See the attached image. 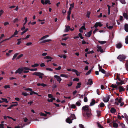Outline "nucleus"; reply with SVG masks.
<instances>
[{
	"label": "nucleus",
	"mask_w": 128,
	"mask_h": 128,
	"mask_svg": "<svg viewBox=\"0 0 128 128\" xmlns=\"http://www.w3.org/2000/svg\"><path fill=\"white\" fill-rule=\"evenodd\" d=\"M82 112L85 113L87 117H90L92 116L91 110L88 106L86 105L83 106L82 108Z\"/></svg>",
	"instance_id": "f257e3e1"
},
{
	"label": "nucleus",
	"mask_w": 128,
	"mask_h": 128,
	"mask_svg": "<svg viewBox=\"0 0 128 128\" xmlns=\"http://www.w3.org/2000/svg\"><path fill=\"white\" fill-rule=\"evenodd\" d=\"M76 119V117L74 114H71L69 117H68L66 120V122L69 124H71L72 123V120L74 119Z\"/></svg>",
	"instance_id": "f03ea898"
},
{
	"label": "nucleus",
	"mask_w": 128,
	"mask_h": 128,
	"mask_svg": "<svg viewBox=\"0 0 128 128\" xmlns=\"http://www.w3.org/2000/svg\"><path fill=\"white\" fill-rule=\"evenodd\" d=\"M49 36L48 35H46L43 36L42 38H41L39 40V41H40V44H43L45 42H48L51 41L52 40L50 39L46 40H43L47 38V37H49Z\"/></svg>",
	"instance_id": "7ed1b4c3"
},
{
	"label": "nucleus",
	"mask_w": 128,
	"mask_h": 128,
	"mask_svg": "<svg viewBox=\"0 0 128 128\" xmlns=\"http://www.w3.org/2000/svg\"><path fill=\"white\" fill-rule=\"evenodd\" d=\"M26 68V67H22L19 68L15 72V74L18 73L19 74H21L22 73L24 69H26L25 68Z\"/></svg>",
	"instance_id": "20e7f679"
},
{
	"label": "nucleus",
	"mask_w": 128,
	"mask_h": 128,
	"mask_svg": "<svg viewBox=\"0 0 128 128\" xmlns=\"http://www.w3.org/2000/svg\"><path fill=\"white\" fill-rule=\"evenodd\" d=\"M33 75H36L38 76L39 78L41 79L42 78V76L44 75V74L39 72H35L32 74Z\"/></svg>",
	"instance_id": "39448f33"
},
{
	"label": "nucleus",
	"mask_w": 128,
	"mask_h": 128,
	"mask_svg": "<svg viewBox=\"0 0 128 128\" xmlns=\"http://www.w3.org/2000/svg\"><path fill=\"white\" fill-rule=\"evenodd\" d=\"M126 57L123 54H120L117 57L118 59L120 61H122L124 60Z\"/></svg>",
	"instance_id": "423d86ee"
},
{
	"label": "nucleus",
	"mask_w": 128,
	"mask_h": 128,
	"mask_svg": "<svg viewBox=\"0 0 128 128\" xmlns=\"http://www.w3.org/2000/svg\"><path fill=\"white\" fill-rule=\"evenodd\" d=\"M41 3L43 5L44 4H51L50 1L49 0H41Z\"/></svg>",
	"instance_id": "0eeeda50"
},
{
	"label": "nucleus",
	"mask_w": 128,
	"mask_h": 128,
	"mask_svg": "<svg viewBox=\"0 0 128 128\" xmlns=\"http://www.w3.org/2000/svg\"><path fill=\"white\" fill-rule=\"evenodd\" d=\"M25 25H23V27L21 28V30H23L25 29L21 33V34L22 35L24 33H26L28 30V28H26L25 29V27L24 26Z\"/></svg>",
	"instance_id": "6e6552de"
},
{
	"label": "nucleus",
	"mask_w": 128,
	"mask_h": 128,
	"mask_svg": "<svg viewBox=\"0 0 128 128\" xmlns=\"http://www.w3.org/2000/svg\"><path fill=\"white\" fill-rule=\"evenodd\" d=\"M110 96L108 95L107 96L105 97H104L103 98V101L104 102H108L110 98Z\"/></svg>",
	"instance_id": "1a4fd4ad"
},
{
	"label": "nucleus",
	"mask_w": 128,
	"mask_h": 128,
	"mask_svg": "<svg viewBox=\"0 0 128 128\" xmlns=\"http://www.w3.org/2000/svg\"><path fill=\"white\" fill-rule=\"evenodd\" d=\"M96 47L97 48V51L98 52H100L101 53H103L104 52V51L102 48L101 46H99V45H97L96 46Z\"/></svg>",
	"instance_id": "9d476101"
},
{
	"label": "nucleus",
	"mask_w": 128,
	"mask_h": 128,
	"mask_svg": "<svg viewBox=\"0 0 128 128\" xmlns=\"http://www.w3.org/2000/svg\"><path fill=\"white\" fill-rule=\"evenodd\" d=\"M72 11H71V9L70 8V10H68V11L67 12V18L68 20L69 21L70 20V15L71 14Z\"/></svg>",
	"instance_id": "9b49d317"
},
{
	"label": "nucleus",
	"mask_w": 128,
	"mask_h": 128,
	"mask_svg": "<svg viewBox=\"0 0 128 128\" xmlns=\"http://www.w3.org/2000/svg\"><path fill=\"white\" fill-rule=\"evenodd\" d=\"M103 26V24H102L100 22H96L94 26L96 28L98 26L101 27Z\"/></svg>",
	"instance_id": "f8f14e48"
},
{
	"label": "nucleus",
	"mask_w": 128,
	"mask_h": 128,
	"mask_svg": "<svg viewBox=\"0 0 128 128\" xmlns=\"http://www.w3.org/2000/svg\"><path fill=\"white\" fill-rule=\"evenodd\" d=\"M54 77L56 78L57 80L59 82V83L62 80V79L60 77L58 76L55 75L54 76Z\"/></svg>",
	"instance_id": "ddd939ff"
},
{
	"label": "nucleus",
	"mask_w": 128,
	"mask_h": 128,
	"mask_svg": "<svg viewBox=\"0 0 128 128\" xmlns=\"http://www.w3.org/2000/svg\"><path fill=\"white\" fill-rule=\"evenodd\" d=\"M92 30H91L89 32H88L85 35V36L87 37H89L90 36L91 34L92 33Z\"/></svg>",
	"instance_id": "4468645a"
},
{
	"label": "nucleus",
	"mask_w": 128,
	"mask_h": 128,
	"mask_svg": "<svg viewBox=\"0 0 128 128\" xmlns=\"http://www.w3.org/2000/svg\"><path fill=\"white\" fill-rule=\"evenodd\" d=\"M116 48H121L122 46V44L120 42H119L116 45Z\"/></svg>",
	"instance_id": "2eb2a0df"
},
{
	"label": "nucleus",
	"mask_w": 128,
	"mask_h": 128,
	"mask_svg": "<svg viewBox=\"0 0 128 128\" xmlns=\"http://www.w3.org/2000/svg\"><path fill=\"white\" fill-rule=\"evenodd\" d=\"M123 16L126 19H128V13L124 12L123 14Z\"/></svg>",
	"instance_id": "dca6fc26"
},
{
	"label": "nucleus",
	"mask_w": 128,
	"mask_h": 128,
	"mask_svg": "<svg viewBox=\"0 0 128 128\" xmlns=\"http://www.w3.org/2000/svg\"><path fill=\"white\" fill-rule=\"evenodd\" d=\"M66 28L64 30L65 32H68L70 29V27L69 26H65Z\"/></svg>",
	"instance_id": "f3484780"
},
{
	"label": "nucleus",
	"mask_w": 128,
	"mask_h": 128,
	"mask_svg": "<svg viewBox=\"0 0 128 128\" xmlns=\"http://www.w3.org/2000/svg\"><path fill=\"white\" fill-rule=\"evenodd\" d=\"M93 84V82L92 79H90L88 80V82L87 83V84L91 85Z\"/></svg>",
	"instance_id": "a211bd4d"
},
{
	"label": "nucleus",
	"mask_w": 128,
	"mask_h": 128,
	"mask_svg": "<svg viewBox=\"0 0 128 128\" xmlns=\"http://www.w3.org/2000/svg\"><path fill=\"white\" fill-rule=\"evenodd\" d=\"M25 68V69L26 70H30L31 71H36L37 70V68L30 69L27 67H26V68Z\"/></svg>",
	"instance_id": "6ab92c4d"
},
{
	"label": "nucleus",
	"mask_w": 128,
	"mask_h": 128,
	"mask_svg": "<svg viewBox=\"0 0 128 128\" xmlns=\"http://www.w3.org/2000/svg\"><path fill=\"white\" fill-rule=\"evenodd\" d=\"M60 76L61 77H62L66 78H68V75L65 74H61Z\"/></svg>",
	"instance_id": "aec40b11"
},
{
	"label": "nucleus",
	"mask_w": 128,
	"mask_h": 128,
	"mask_svg": "<svg viewBox=\"0 0 128 128\" xmlns=\"http://www.w3.org/2000/svg\"><path fill=\"white\" fill-rule=\"evenodd\" d=\"M124 29L126 32H128V24H125L124 25Z\"/></svg>",
	"instance_id": "412c9836"
},
{
	"label": "nucleus",
	"mask_w": 128,
	"mask_h": 128,
	"mask_svg": "<svg viewBox=\"0 0 128 128\" xmlns=\"http://www.w3.org/2000/svg\"><path fill=\"white\" fill-rule=\"evenodd\" d=\"M96 101L94 99H93L92 100L91 102L90 103V106H92L95 103Z\"/></svg>",
	"instance_id": "4be33fe9"
},
{
	"label": "nucleus",
	"mask_w": 128,
	"mask_h": 128,
	"mask_svg": "<svg viewBox=\"0 0 128 128\" xmlns=\"http://www.w3.org/2000/svg\"><path fill=\"white\" fill-rule=\"evenodd\" d=\"M111 112L112 113H114L116 112V110L114 108H112L110 110Z\"/></svg>",
	"instance_id": "5701e85b"
},
{
	"label": "nucleus",
	"mask_w": 128,
	"mask_h": 128,
	"mask_svg": "<svg viewBox=\"0 0 128 128\" xmlns=\"http://www.w3.org/2000/svg\"><path fill=\"white\" fill-rule=\"evenodd\" d=\"M120 81V82H116V84L118 85H122L124 84V82L123 81L121 80Z\"/></svg>",
	"instance_id": "b1692460"
},
{
	"label": "nucleus",
	"mask_w": 128,
	"mask_h": 128,
	"mask_svg": "<svg viewBox=\"0 0 128 128\" xmlns=\"http://www.w3.org/2000/svg\"><path fill=\"white\" fill-rule=\"evenodd\" d=\"M98 42L100 44H103L106 43V41H101L98 40Z\"/></svg>",
	"instance_id": "393cba45"
},
{
	"label": "nucleus",
	"mask_w": 128,
	"mask_h": 128,
	"mask_svg": "<svg viewBox=\"0 0 128 128\" xmlns=\"http://www.w3.org/2000/svg\"><path fill=\"white\" fill-rule=\"evenodd\" d=\"M99 71L101 72L102 73L106 74V72L102 68L99 70Z\"/></svg>",
	"instance_id": "a878e982"
},
{
	"label": "nucleus",
	"mask_w": 128,
	"mask_h": 128,
	"mask_svg": "<svg viewBox=\"0 0 128 128\" xmlns=\"http://www.w3.org/2000/svg\"><path fill=\"white\" fill-rule=\"evenodd\" d=\"M37 84L38 86H41L43 87H45L47 86L46 84L44 83H38Z\"/></svg>",
	"instance_id": "bb28decb"
},
{
	"label": "nucleus",
	"mask_w": 128,
	"mask_h": 128,
	"mask_svg": "<svg viewBox=\"0 0 128 128\" xmlns=\"http://www.w3.org/2000/svg\"><path fill=\"white\" fill-rule=\"evenodd\" d=\"M1 99L2 100L3 102H4L6 103H8V101L7 100L6 98H1Z\"/></svg>",
	"instance_id": "cd10ccee"
},
{
	"label": "nucleus",
	"mask_w": 128,
	"mask_h": 128,
	"mask_svg": "<svg viewBox=\"0 0 128 128\" xmlns=\"http://www.w3.org/2000/svg\"><path fill=\"white\" fill-rule=\"evenodd\" d=\"M39 66V64L37 63L34 64L31 66L32 68H34L37 67Z\"/></svg>",
	"instance_id": "c85d7f7f"
},
{
	"label": "nucleus",
	"mask_w": 128,
	"mask_h": 128,
	"mask_svg": "<svg viewBox=\"0 0 128 128\" xmlns=\"http://www.w3.org/2000/svg\"><path fill=\"white\" fill-rule=\"evenodd\" d=\"M104 106V104L102 102H101L98 105V107L100 108H102Z\"/></svg>",
	"instance_id": "c756f323"
},
{
	"label": "nucleus",
	"mask_w": 128,
	"mask_h": 128,
	"mask_svg": "<svg viewBox=\"0 0 128 128\" xmlns=\"http://www.w3.org/2000/svg\"><path fill=\"white\" fill-rule=\"evenodd\" d=\"M74 2L72 3V4H70V7L69 8V10H70V8L71 11H72V8H74Z\"/></svg>",
	"instance_id": "7c9ffc66"
},
{
	"label": "nucleus",
	"mask_w": 128,
	"mask_h": 128,
	"mask_svg": "<svg viewBox=\"0 0 128 128\" xmlns=\"http://www.w3.org/2000/svg\"><path fill=\"white\" fill-rule=\"evenodd\" d=\"M119 88L120 92H121L122 91L124 90V88H123V87L122 86H120L119 87Z\"/></svg>",
	"instance_id": "2f4dec72"
},
{
	"label": "nucleus",
	"mask_w": 128,
	"mask_h": 128,
	"mask_svg": "<svg viewBox=\"0 0 128 128\" xmlns=\"http://www.w3.org/2000/svg\"><path fill=\"white\" fill-rule=\"evenodd\" d=\"M19 20L18 18H15L12 21L14 23H15L16 22H18Z\"/></svg>",
	"instance_id": "473e14b6"
},
{
	"label": "nucleus",
	"mask_w": 128,
	"mask_h": 128,
	"mask_svg": "<svg viewBox=\"0 0 128 128\" xmlns=\"http://www.w3.org/2000/svg\"><path fill=\"white\" fill-rule=\"evenodd\" d=\"M81 101L80 100L79 101H77L76 103V105L77 106H79L81 105Z\"/></svg>",
	"instance_id": "72a5a7b5"
},
{
	"label": "nucleus",
	"mask_w": 128,
	"mask_h": 128,
	"mask_svg": "<svg viewBox=\"0 0 128 128\" xmlns=\"http://www.w3.org/2000/svg\"><path fill=\"white\" fill-rule=\"evenodd\" d=\"M81 85V84L80 82H78L77 84V85L76 87V88H80V86Z\"/></svg>",
	"instance_id": "f704fd0d"
},
{
	"label": "nucleus",
	"mask_w": 128,
	"mask_h": 128,
	"mask_svg": "<svg viewBox=\"0 0 128 128\" xmlns=\"http://www.w3.org/2000/svg\"><path fill=\"white\" fill-rule=\"evenodd\" d=\"M90 12L89 11H88L87 12V14H86V16L88 18H89L90 17Z\"/></svg>",
	"instance_id": "c9c22d12"
},
{
	"label": "nucleus",
	"mask_w": 128,
	"mask_h": 128,
	"mask_svg": "<svg viewBox=\"0 0 128 128\" xmlns=\"http://www.w3.org/2000/svg\"><path fill=\"white\" fill-rule=\"evenodd\" d=\"M113 126L114 128H117L118 127V124L116 122H114L113 124Z\"/></svg>",
	"instance_id": "e433bc0d"
},
{
	"label": "nucleus",
	"mask_w": 128,
	"mask_h": 128,
	"mask_svg": "<svg viewBox=\"0 0 128 128\" xmlns=\"http://www.w3.org/2000/svg\"><path fill=\"white\" fill-rule=\"evenodd\" d=\"M39 114L41 116H47V114H44L42 112H40V113Z\"/></svg>",
	"instance_id": "4c0bfd02"
},
{
	"label": "nucleus",
	"mask_w": 128,
	"mask_h": 128,
	"mask_svg": "<svg viewBox=\"0 0 128 128\" xmlns=\"http://www.w3.org/2000/svg\"><path fill=\"white\" fill-rule=\"evenodd\" d=\"M106 26L110 30L112 29L113 27V26H108V23H107L106 24Z\"/></svg>",
	"instance_id": "58836bf2"
},
{
	"label": "nucleus",
	"mask_w": 128,
	"mask_h": 128,
	"mask_svg": "<svg viewBox=\"0 0 128 128\" xmlns=\"http://www.w3.org/2000/svg\"><path fill=\"white\" fill-rule=\"evenodd\" d=\"M19 54L18 53H16L13 56V58H12V60H13Z\"/></svg>",
	"instance_id": "ea45409f"
},
{
	"label": "nucleus",
	"mask_w": 128,
	"mask_h": 128,
	"mask_svg": "<svg viewBox=\"0 0 128 128\" xmlns=\"http://www.w3.org/2000/svg\"><path fill=\"white\" fill-rule=\"evenodd\" d=\"M110 86L112 88H116L117 87V86L116 84L114 85L113 84H112Z\"/></svg>",
	"instance_id": "a19ab883"
},
{
	"label": "nucleus",
	"mask_w": 128,
	"mask_h": 128,
	"mask_svg": "<svg viewBox=\"0 0 128 128\" xmlns=\"http://www.w3.org/2000/svg\"><path fill=\"white\" fill-rule=\"evenodd\" d=\"M4 88L5 89H7V88H10V86L9 85H5L4 86Z\"/></svg>",
	"instance_id": "79ce46f5"
},
{
	"label": "nucleus",
	"mask_w": 128,
	"mask_h": 128,
	"mask_svg": "<svg viewBox=\"0 0 128 128\" xmlns=\"http://www.w3.org/2000/svg\"><path fill=\"white\" fill-rule=\"evenodd\" d=\"M22 94L24 96H26L29 95V94L26 92H23L22 93Z\"/></svg>",
	"instance_id": "37998d69"
},
{
	"label": "nucleus",
	"mask_w": 128,
	"mask_h": 128,
	"mask_svg": "<svg viewBox=\"0 0 128 128\" xmlns=\"http://www.w3.org/2000/svg\"><path fill=\"white\" fill-rule=\"evenodd\" d=\"M44 59H52V58L50 56H46L44 57Z\"/></svg>",
	"instance_id": "c03bdc74"
},
{
	"label": "nucleus",
	"mask_w": 128,
	"mask_h": 128,
	"mask_svg": "<svg viewBox=\"0 0 128 128\" xmlns=\"http://www.w3.org/2000/svg\"><path fill=\"white\" fill-rule=\"evenodd\" d=\"M125 65L126 69L128 71V61L126 62V63Z\"/></svg>",
	"instance_id": "a18cd8bd"
},
{
	"label": "nucleus",
	"mask_w": 128,
	"mask_h": 128,
	"mask_svg": "<svg viewBox=\"0 0 128 128\" xmlns=\"http://www.w3.org/2000/svg\"><path fill=\"white\" fill-rule=\"evenodd\" d=\"M92 71V70H89L86 74V75H88L90 74Z\"/></svg>",
	"instance_id": "49530a36"
},
{
	"label": "nucleus",
	"mask_w": 128,
	"mask_h": 128,
	"mask_svg": "<svg viewBox=\"0 0 128 128\" xmlns=\"http://www.w3.org/2000/svg\"><path fill=\"white\" fill-rule=\"evenodd\" d=\"M100 111L99 110H97L96 111V112L97 114V116H99L100 115Z\"/></svg>",
	"instance_id": "de8ad7c7"
},
{
	"label": "nucleus",
	"mask_w": 128,
	"mask_h": 128,
	"mask_svg": "<svg viewBox=\"0 0 128 128\" xmlns=\"http://www.w3.org/2000/svg\"><path fill=\"white\" fill-rule=\"evenodd\" d=\"M123 4H125L126 2L125 0H119Z\"/></svg>",
	"instance_id": "09e8293b"
},
{
	"label": "nucleus",
	"mask_w": 128,
	"mask_h": 128,
	"mask_svg": "<svg viewBox=\"0 0 128 128\" xmlns=\"http://www.w3.org/2000/svg\"><path fill=\"white\" fill-rule=\"evenodd\" d=\"M76 107V106L74 104H72L71 106V108H75Z\"/></svg>",
	"instance_id": "8fccbe9b"
},
{
	"label": "nucleus",
	"mask_w": 128,
	"mask_h": 128,
	"mask_svg": "<svg viewBox=\"0 0 128 128\" xmlns=\"http://www.w3.org/2000/svg\"><path fill=\"white\" fill-rule=\"evenodd\" d=\"M29 70H27L26 69H24V70L23 71V72L24 73H28L29 72Z\"/></svg>",
	"instance_id": "3c124183"
},
{
	"label": "nucleus",
	"mask_w": 128,
	"mask_h": 128,
	"mask_svg": "<svg viewBox=\"0 0 128 128\" xmlns=\"http://www.w3.org/2000/svg\"><path fill=\"white\" fill-rule=\"evenodd\" d=\"M23 56V54H21L20 55H19L16 58V60H17L18 59H19L20 58L22 57Z\"/></svg>",
	"instance_id": "603ef678"
},
{
	"label": "nucleus",
	"mask_w": 128,
	"mask_h": 128,
	"mask_svg": "<svg viewBox=\"0 0 128 128\" xmlns=\"http://www.w3.org/2000/svg\"><path fill=\"white\" fill-rule=\"evenodd\" d=\"M9 24V22H5L4 23V26H6L8 25Z\"/></svg>",
	"instance_id": "864d4df0"
},
{
	"label": "nucleus",
	"mask_w": 128,
	"mask_h": 128,
	"mask_svg": "<svg viewBox=\"0 0 128 128\" xmlns=\"http://www.w3.org/2000/svg\"><path fill=\"white\" fill-rule=\"evenodd\" d=\"M32 44V42H28L26 44V45L27 46H29L31 45Z\"/></svg>",
	"instance_id": "5fc2aeb1"
},
{
	"label": "nucleus",
	"mask_w": 128,
	"mask_h": 128,
	"mask_svg": "<svg viewBox=\"0 0 128 128\" xmlns=\"http://www.w3.org/2000/svg\"><path fill=\"white\" fill-rule=\"evenodd\" d=\"M24 20H25V22L24 24L23 25H25L27 22L28 20L27 18L26 17H25L24 18Z\"/></svg>",
	"instance_id": "6e6d98bb"
},
{
	"label": "nucleus",
	"mask_w": 128,
	"mask_h": 128,
	"mask_svg": "<svg viewBox=\"0 0 128 128\" xmlns=\"http://www.w3.org/2000/svg\"><path fill=\"white\" fill-rule=\"evenodd\" d=\"M100 88H101V89L102 90L105 89L106 88V87L105 86H104V85H101V86Z\"/></svg>",
	"instance_id": "4d7b16f0"
},
{
	"label": "nucleus",
	"mask_w": 128,
	"mask_h": 128,
	"mask_svg": "<svg viewBox=\"0 0 128 128\" xmlns=\"http://www.w3.org/2000/svg\"><path fill=\"white\" fill-rule=\"evenodd\" d=\"M120 125L122 127V128H125V125L122 123H121L120 124Z\"/></svg>",
	"instance_id": "13d9d810"
},
{
	"label": "nucleus",
	"mask_w": 128,
	"mask_h": 128,
	"mask_svg": "<svg viewBox=\"0 0 128 128\" xmlns=\"http://www.w3.org/2000/svg\"><path fill=\"white\" fill-rule=\"evenodd\" d=\"M84 101L85 102H86L88 101V98L86 97H85L84 98Z\"/></svg>",
	"instance_id": "bf43d9fd"
},
{
	"label": "nucleus",
	"mask_w": 128,
	"mask_h": 128,
	"mask_svg": "<svg viewBox=\"0 0 128 128\" xmlns=\"http://www.w3.org/2000/svg\"><path fill=\"white\" fill-rule=\"evenodd\" d=\"M61 68V66H59L58 68H56L55 69L56 70H60Z\"/></svg>",
	"instance_id": "052dcab7"
},
{
	"label": "nucleus",
	"mask_w": 128,
	"mask_h": 128,
	"mask_svg": "<svg viewBox=\"0 0 128 128\" xmlns=\"http://www.w3.org/2000/svg\"><path fill=\"white\" fill-rule=\"evenodd\" d=\"M25 90L26 91L28 90V91H32V89L31 88H27L25 89Z\"/></svg>",
	"instance_id": "680f3d73"
},
{
	"label": "nucleus",
	"mask_w": 128,
	"mask_h": 128,
	"mask_svg": "<svg viewBox=\"0 0 128 128\" xmlns=\"http://www.w3.org/2000/svg\"><path fill=\"white\" fill-rule=\"evenodd\" d=\"M72 82H70L69 84H67L68 86H70L72 85Z\"/></svg>",
	"instance_id": "e2e57ef3"
},
{
	"label": "nucleus",
	"mask_w": 128,
	"mask_h": 128,
	"mask_svg": "<svg viewBox=\"0 0 128 128\" xmlns=\"http://www.w3.org/2000/svg\"><path fill=\"white\" fill-rule=\"evenodd\" d=\"M18 33V31L16 30L15 32H14V34L15 36L17 35Z\"/></svg>",
	"instance_id": "0e129e2a"
},
{
	"label": "nucleus",
	"mask_w": 128,
	"mask_h": 128,
	"mask_svg": "<svg viewBox=\"0 0 128 128\" xmlns=\"http://www.w3.org/2000/svg\"><path fill=\"white\" fill-rule=\"evenodd\" d=\"M123 18V17L122 16H120L119 18L120 20L121 21H122Z\"/></svg>",
	"instance_id": "69168bd1"
},
{
	"label": "nucleus",
	"mask_w": 128,
	"mask_h": 128,
	"mask_svg": "<svg viewBox=\"0 0 128 128\" xmlns=\"http://www.w3.org/2000/svg\"><path fill=\"white\" fill-rule=\"evenodd\" d=\"M124 117L126 118V120L128 119V116L126 114V113L124 114Z\"/></svg>",
	"instance_id": "338daca9"
},
{
	"label": "nucleus",
	"mask_w": 128,
	"mask_h": 128,
	"mask_svg": "<svg viewBox=\"0 0 128 128\" xmlns=\"http://www.w3.org/2000/svg\"><path fill=\"white\" fill-rule=\"evenodd\" d=\"M98 126L99 128H104L100 124H98Z\"/></svg>",
	"instance_id": "774afa93"
}]
</instances>
